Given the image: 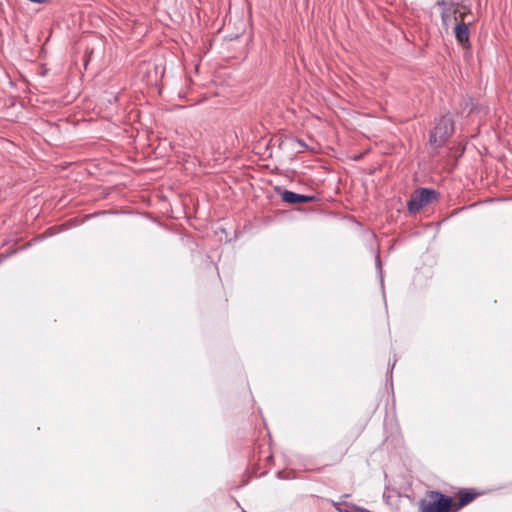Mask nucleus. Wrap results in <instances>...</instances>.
Returning a JSON list of instances; mask_svg holds the SVG:
<instances>
[{"mask_svg":"<svg viewBox=\"0 0 512 512\" xmlns=\"http://www.w3.org/2000/svg\"><path fill=\"white\" fill-rule=\"evenodd\" d=\"M281 198L284 202L290 204L311 202L314 199L313 196L297 194L288 190L282 192Z\"/></svg>","mask_w":512,"mask_h":512,"instance_id":"nucleus-4","label":"nucleus"},{"mask_svg":"<svg viewBox=\"0 0 512 512\" xmlns=\"http://www.w3.org/2000/svg\"><path fill=\"white\" fill-rule=\"evenodd\" d=\"M453 500L438 491H429L419 503L420 512H450Z\"/></svg>","mask_w":512,"mask_h":512,"instance_id":"nucleus-1","label":"nucleus"},{"mask_svg":"<svg viewBox=\"0 0 512 512\" xmlns=\"http://www.w3.org/2000/svg\"><path fill=\"white\" fill-rule=\"evenodd\" d=\"M454 127L450 117L440 118L430 135V143L441 146L453 133Z\"/></svg>","mask_w":512,"mask_h":512,"instance_id":"nucleus-2","label":"nucleus"},{"mask_svg":"<svg viewBox=\"0 0 512 512\" xmlns=\"http://www.w3.org/2000/svg\"><path fill=\"white\" fill-rule=\"evenodd\" d=\"M455 37L461 44H466L469 41V28L466 24H457L455 27Z\"/></svg>","mask_w":512,"mask_h":512,"instance_id":"nucleus-5","label":"nucleus"},{"mask_svg":"<svg viewBox=\"0 0 512 512\" xmlns=\"http://www.w3.org/2000/svg\"><path fill=\"white\" fill-rule=\"evenodd\" d=\"M297 143L301 148H307V145L302 140H297Z\"/></svg>","mask_w":512,"mask_h":512,"instance_id":"nucleus-7","label":"nucleus"},{"mask_svg":"<svg viewBox=\"0 0 512 512\" xmlns=\"http://www.w3.org/2000/svg\"><path fill=\"white\" fill-rule=\"evenodd\" d=\"M436 199V192L434 190L421 188L417 190L408 202V210L411 213H417L422 207L431 203Z\"/></svg>","mask_w":512,"mask_h":512,"instance_id":"nucleus-3","label":"nucleus"},{"mask_svg":"<svg viewBox=\"0 0 512 512\" xmlns=\"http://www.w3.org/2000/svg\"><path fill=\"white\" fill-rule=\"evenodd\" d=\"M459 496H460V499H459V506H465V505H467V504H468V503H470V502L474 499V497H475V495H474V494H472V493H470V492H461V493L459 494Z\"/></svg>","mask_w":512,"mask_h":512,"instance_id":"nucleus-6","label":"nucleus"}]
</instances>
